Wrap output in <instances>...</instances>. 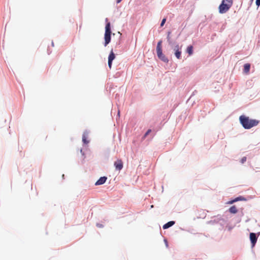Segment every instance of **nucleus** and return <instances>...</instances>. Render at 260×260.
I'll return each instance as SVG.
<instances>
[{"label": "nucleus", "instance_id": "nucleus-22", "mask_svg": "<svg viewBox=\"0 0 260 260\" xmlns=\"http://www.w3.org/2000/svg\"><path fill=\"white\" fill-rule=\"evenodd\" d=\"M122 0H117L116 2L117 4L120 3L121 2Z\"/></svg>", "mask_w": 260, "mask_h": 260}, {"label": "nucleus", "instance_id": "nucleus-12", "mask_svg": "<svg viewBox=\"0 0 260 260\" xmlns=\"http://www.w3.org/2000/svg\"><path fill=\"white\" fill-rule=\"evenodd\" d=\"M175 224V221H171L163 225L164 229H167Z\"/></svg>", "mask_w": 260, "mask_h": 260}, {"label": "nucleus", "instance_id": "nucleus-7", "mask_svg": "<svg viewBox=\"0 0 260 260\" xmlns=\"http://www.w3.org/2000/svg\"><path fill=\"white\" fill-rule=\"evenodd\" d=\"M157 52V55L158 57L165 62H168L169 61L168 59L166 56L162 53V50L158 51Z\"/></svg>", "mask_w": 260, "mask_h": 260}, {"label": "nucleus", "instance_id": "nucleus-3", "mask_svg": "<svg viewBox=\"0 0 260 260\" xmlns=\"http://www.w3.org/2000/svg\"><path fill=\"white\" fill-rule=\"evenodd\" d=\"M111 27H110V23L108 22L106 24L105 27V32L104 36L105 39V44L104 46H106L111 41Z\"/></svg>", "mask_w": 260, "mask_h": 260}, {"label": "nucleus", "instance_id": "nucleus-16", "mask_svg": "<svg viewBox=\"0 0 260 260\" xmlns=\"http://www.w3.org/2000/svg\"><path fill=\"white\" fill-rule=\"evenodd\" d=\"M82 141H83V143H85V144H87V143H88V141L87 140V139H86V136H85V134H84V135H83V137H82Z\"/></svg>", "mask_w": 260, "mask_h": 260}, {"label": "nucleus", "instance_id": "nucleus-11", "mask_svg": "<svg viewBox=\"0 0 260 260\" xmlns=\"http://www.w3.org/2000/svg\"><path fill=\"white\" fill-rule=\"evenodd\" d=\"M250 68V64L249 63H246L244 66V72L248 74L249 73Z\"/></svg>", "mask_w": 260, "mask_h": 260}, {"label": "nucleus", "instance_id": "nucleus-1", "mask_svg": "<svg viewBox=\"0 0 260 260\" xmlns=\"http://www.w3.org/2000/svg\"><path fill=\"white\" fill-rule=\"evenodd\" d=\"M240 120L242 125L246 129H249L258 123V121L250 119L244 115H241L240 117Z\"/></svg>", "mask_w": 260, "mask_h": 260}, {"label": "nucleus", "instance_id": "nucleus-21", "mask_svg": "<svg viewBox=\"0 0 260 260\" xmlns=\"http://www.w3.org/2000/svg\"><path fill=\"white\" fill-rule=\"evenodd\" d=\"M256 5L257 6H259L260 5V0H256Z\"/></svg>", "mask_w": 260, "mask_h": 260}, {"label": "nucleus", "instance_id": "nucleus-20", "mask_svg": "<svg viewBox=\"0 0 260 260\" xmlns=\"http://www.w3.org/2000/svg\"><path fill=\"white\" fill-rule=\"evenodd\" d=\"M246 160V157H243L242 159H241V162L242 164H243L244 162H245Z\"/></svg>", "mask_w": 260, "mask_h": 260}, {"label": "nucleus", "instance_id": "nucleus-15", "mask_svg": "<svg viewBox=\"0 0 260 260\" xmlns=\"http://www.w3.org/2000/svg\"><path fill=\"white\" fill-rule=\"evenodd\" d=\"M161 43H162L161 41H159L158 42L157 45V47H156V51L162 50V49H161Z\"/></svg>", "mask_w": 260, "mask_h": 260}, {"label": "nucleus", "instance_id": "nucleus-6", "mask_svg": "<svg viewBox=\"0 0 260 260\" xmlns=\"http://www.w3.org/2000/svg\"><path fill=\"white\" fill-rule=\"evenodd\" d=\"M115 54L114 53L113 50H112L111 51L110 54L109 55V57H108V66L110 69L111 68L112 61L115 59Z\"/></svg>", "mask_w": 260, "mask_h": 260}, {"label": "nucleus", "instance_id": "nucleus-10", "mask_svg": "<svg viewBox=\"0 0 260 260\" xmlns=\"http://www.w3.org/2000/svg\"><path fill=\"white\" fill-rule=\"evenodd\" d=\"M245 199H244V197H242V196H240V197H238L236 198H235V199L233 200H231V201H230L228 202V204H233L235 202H236L237 201H245Z\"/></svg>", "mask_w": 260, "mask_h": 260}, {"label": "nucleus", "instance_id": "nucleus-19", "mask_svg": "<svg viewBox=\"0 0 260 260\" xmlns=\"http://www.w3.org/2000/svg\"><path fill=\"white\" fill-rule=\"evenodd\" d=\"M166 21V18H164L162 20L161 22L160 23V26H162L164 25V24L165 23Z\"/></svg>", "mask_w": 260, "mask_h": 260}, {"label": "nucleus", "instance_id": "nucleus-14", "mask_svg": "<svg viewBox=\"0 0 260 260\" xmlns=\"http://www.w3.org/2000/svg\"><path fill=\"white\" fill-rule=\"evenodd\" d=\"M187 52L189 55H191L193 53V47L192 46H189L186 49Z\"/></svg>", "mask_w": 260, "mask_h": 260}, {"label": "nucleus", "instance_id": "nucleus-18", "mask_svg": "<svg viewBox=\"0 0 260 260\" xmlns=\"http://www.w3.org/2000/svg\"><path fill=\"white\" fill-rule=\"evenodd\" d=\"M170 34H171L170 32H168V36H167V39H168V41L169 44L171 43V42L170 41Z\"/></svg>", "mask_w": 260, "mask_h": 260}, {"label": "nucleus", "instance_id": "nucleus-23", "mask_svg": "<svg viewBox=\"0 0 260 260\" xmlns=\"http://www.w3.org/2000/svg\"><path fill=\"white\" fill-rule=\"evenodd\" d=\"M52 46L53 47L54 46V43L52 42Z\"/></svg>", "mask_w": 260, "mask_h": 260}, {"label": "nucleus", "instance_id": "nucleus-8", "mask_svg": "<svg viewBox=\"0 0 260 260\" xmlns=\"http://www.w3.org/2000/svg\"><path fill=\"white\" fill-rule=\"evenodd\" d=\"M250 239L251 242L252 243V247L254 246L256 241H257V237L256 236L255 234L253 233H251L250 234Z\"/></svg>", "mask_w": 260, "mask_h": 260}, {"label": "nucleus", "instance_id": "nucleus-13", "mask_svg": "<svg viewBox=\"0 0 260 260\" xmlns=\"http://www.w3.org/2000/svg\"><path fill=\"white\" fill-rule=\"evenodd\" d=\"M229 211L231 213L236 214L237 213L238 210L235 206H233L230 208Z\"/></svg>", "mask_w": 260, "mask_h": 260}, {"label": "nucleus", "instance_id": "nucleus-5", "mask_svg": "<svg viewBox=\"0 0 260 260\" xmlns=\"http://www.w3.org/2000/svg\"><path fill=\"white\" fill-rule=\"evenodd\" d=\"M114 166L116 170L120 171L123 168V162L121 159H117L114 162Z\"/></svg>", "mask_w": 260, "mask_h": 260}, {"label": "nucleus", "instance_id": "nucleus-9", "mask_svg": "<svg viewBox=\"0 0 260 260\" xmlns=\"http://www.w3.org/2000/svg\"><path fill=\"white\" fill-rule=\"evenodd\" d=\"M107 179V178L106 177H102L95 182V184L96 185L103 184L106 182Z\"/></svg>", "mask_w": 260, "mask_h": 260}, {"label": "nucleus", "instance_id": "nucleus-2", "mask_svg": "<svg viewBox=\"0 0 260 260\" xmlns=\"http://www.w3.org/2000/svg\"><path fill=\"white\" fill-rule=\"evenodd\" d=\"M233 5V1L222 0L221 4L218 7L219 12L223 14L227 12Z\"/></svg>", "mask_w": 260, "mask_h": 260}, {"label": "nucleus", "instance_id": "nucleus-17", "mask_svg": "<svg viewBox=\"0 0 260 260\" xmlns=\"http://www.w3.org/2000/svg\"><path fill=\"white\" fill-rule=\"evenodd\" d=\"M151 132V129H148L147 132L145 133V134L144 135L143 139H145L147 136Z\"/></svg>", "mask_w": 260, "mask_h": 260}, {"label": "nucleus", "instance_id": "nucleus-4", "mask_svg": "<svg viewBox=\"0 0 260 260\" xmlns=\"http://www.w3.org/2000/svg\"><path fill=\"white\" fill-rule=\"evenodd\" d=\"M175 56L177 59L181 58V46H180L179 44H176L173 48Z\"/></svg>", "mask_w": 260, "mask_h": 260}]
</instances>
